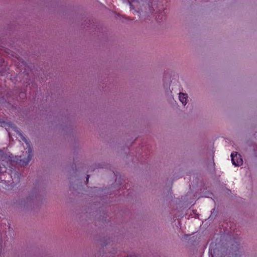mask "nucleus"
Wrapping results in <instances>:
<instances>
[{
    "mask_svg": "<svg viewBox=\"0 0 257 257\" xmlns=\"http://www.w3.org/2000/svg\"><path fill=\"white\" fill-rule=\"evenodd\" d=\"M86 24H88V25L87 26V27H90L91 28H93L95 29V30L97 29L98 30H99V26L96 23H95L93 21V20H91L90 19H88L86 21Z\"/></svg>",
    "mask_w": 257,
    "mask_h": 257,
    "instance_id": "nucleus-7",
    "label": "nucleus"
},
{
    "mask_svg": "<svg viewBox=\"0 0 257 257\" xmlns=\"http://www.w3.org/2000/svg\"><path fill=\"white\" fill-rule=\"evenodd\" d=\"M73 173H74V178L76 179H77V178H78V176H77V175L76 174V172H77V169H75L74 170H73Z\"/></svg>",
    "mask_w": 257,
    "mask_h": 257,
    "instance_id": "nucleus-12",
    "label": "nucleus"
},
{
    "mask_svg": "<svg viewBox=\"0 0 257 257\" xmlns=\"http://www.w3.org/2000/svg\"><path fill=\"white\" fill-rule=\"evenodd\" d=\"M20 95L22 96V97H25L26 96V94L25 93H23V92H21L20 93Z\"/></svg>",
    "mask_w": 257,
    "mask_h": 257,
    "instance_id": "nucleus-16",
    "label": "nucleus"
},
{
    "mask_svg": "<svg viewBox=\"0 0 257 257\" xmlns=\"http://www.w3.org/2000/svg\"><path fill=\"white\" fill-rule=\"evenodd\" d=\"M163 17H164V16H163V15H159L158 16V17H157V20H158V19L162 20V19H163Z\"/></svg>",
    "mask_w": 257,
    "mask_h": 257,
    "instance_id": "nucleus-15",
    "label": "nucleus"
},
{
    "mask_svg": "<svg viewBox=\"0 0 257 257\" xmlns=\"http://www.w3.org/2000/svg\"><path fill=\"white\" fill-rule=\"evenodd\" d=\"M253 148L254 155L256 157H257V145H254L253 147Z\"/></svg>",
    "mask_w": 257,
    "mask_h": 257,
    "instance_id": "nucleus-11",
    "label": "nucleus"
},
{
    "mask_svg": "<svg viewBox=\"0 0 257 257\" xmlns=\"http://www.w3.org/2000/svg\"><path fill=\"white\" fill-rule=\"evenodd\" d=\"M120 182H121V180H120V178H118L115 180L116 184H117L119 183L120 184V186H121V187H120V189L121 188L123 189V188H125L126 187H124L125 185H123L122 183H120Z\"/></svg>",
    "mask_w": 257,
    "mask_h": 257,
    "instance_id": "nucleus-10",
    "label": "nucleus"
},
{
    "mask_svg": "<svg viewBox=\"0 0 257 257\" xmlns=\"http://www.w3.org/2000/svg\"><path fill=\"white\" fill-rule=\"evenodd\" d=\"M17 134L20 136L21 137V139L25 143H26L27 144H28V140L24 136V135H23V134L20 132V131H18V133Z\"/></svg>",
    "mask_w": 257,
    "mask_h": 257,
    "instance_id": "nucleus-9",
    "label": "nucleus"
},
{
    "mask_svg": "<svg viewBox=\"0 0 257 257\" xmlns=\"http://www.w3.org/2000/svg\"><path fill=\"white\" fill-rule=\"evenodd\" d=\"M163 17H164V16H163V15H159L158 16V17H157V20H158V19L162 20V19H163Z\"/></svg>",
    "mask_w": 257,
    "mask_h": 257,
    "instance_id": "nucleus-14",
    "label": "nucleus"
},
{
    "mask_svg": "<svg viewBox=\"0 0 257 257\" xmlns=\"http://www.w3.org/2000/svg\"><path fill=\"white\" fill-rule=\"evenodd\" d=\"M6 168H3L1 166H0V173H3L6 172Z\"/></svg>",
    "mask_w": 257,
    "mask_h": 257,
    "instance_id": "nucleus-13",
    "label": "nucleus"
},
{
    "mask_svg": "<svg viewBox=\"0 0 257 257\" xmlns=\"http://www.w3.org/2000/svg\"><path fill=\"white\" fill-rule=\"evenodd\" d=\"M179 98L180 101L184 105H185L187 103V94L183 92H180L179 94Z\"/></svg>",
    "mask_w": 257,
    "mask_h": 257,
    "instance_id": "nucleus-6",
    "label": "nucleus"
},
{
    "mask_svg": "<svg viewBox=\"0 0 257 257\" xmlns=\"http://www.w3.org/2000/svg\"><path fill=\"white\" fill-rule=\"evenodd\" d=\"M127 257H137V256L135 255H128Z\"/></svg>",
    "mask_w": 257,
    "mask_h": 257,
    "instance_id": "nucleus-18",
    "label": "nucleus"
},
{
    "mask_svg": "<svg viewBox=\"0 0 257 257\" xmlns=\"http://www.w3.org/2000/svg\"><path fill=\"white\" fill-rule=\"evenodd\" d=\"M232 164L235 166H240L243 164V160L240 154L236 152H233L231 154Z\"/></svg>",
    "mask_w": 257,
    "mask_h": 257,
    "instance_id": "nucleus-4",
    "label": "nucleus"
},
{
    "mask_svg": "<svg viewBox=\"0 0 257 257\" xmlns=\"http://www.w3.org/2000/svg\"><path fill=\"white\" fill-rule=\"evenodd\" d=\"M212 257H226L228 254V248L225 245H218L211 250Z\"/></svg>",
    "mask_w": 257,
    "mask_h": 257,
    "instance_id": "nucleus-1",
    "label": "nucleus"
},
{
    "mask_svg": "<svg viewBox=\"0 0 257 257\" xmlns=\"http://www.w3.org/2000/svg\"><path fill=\"white\" fill-rule=\"evenodd\" d=\"M226 247L228 248V254H231L235 255L238 254L237 252L240 248V244L237 241L231 240L228 243Z\"/></svg>",
    "mask_w": 257,
    "mask_h": 257,
    "instance_id": "nucleus-2",
    "label": "nucleus"
},
{
    "mask_svg": "<svg viewBox=\"0 0 257 257\" xmlns=\"http://www.w3.org/2000/svg\"><path fill=\"white\" fill-rule=\"evenodd\" d=\"M130 7H131V9H134V6L132 4V3H130Z\"/></svg>",
    "mask_w": 257,
    "mask_h": 257,
    "instance_id": "nucleus-17",
    "label": "nucleus"
},
{
    "mask_svg": "<svg viewBox=\"0 0 257 257\" xmlns=\"http://www.w3.org/2000/svg\"><path fill=\"white\" fill-rule=\"evenodd\" d=\"M2 50H0V73L2 75H5L7 74V69L5 64V61L2 56Z\"/></svg>",
    "mask_w": 257,
    "mask_h": 257,
    "instance_id": "nucleus-5",
    "label": "nucleus"
},
{
    "mask_svg": "<svg viewBox=\"0 0 257 257\" xmlns=\"http://www.w3.org/2000/svg\"><path fill=\"white\" fill-rule=\"evenodd\" d=\"M21 158V156L20 157V158L16 157L14 160L11 159V161L12 163L16 162V164H18L20 166H26L29 164V162L32 159V155L30 154V153L29 151V154H28L27 158Z\"/></svg>",
    "mask_w": 257,
    "mask_h": 257,
    "instance_id": "nucleus-3",
    "label": "nucleus"
},
{
    "mask_svg": "<svg viewBox=\"0 0 257 257\" xmlns=\"http://www.w3.org/2000/svg\"><path fill=\"white\" fill-rule=\"evenodd\" d=\"M33 200H34V199L31 197H27L26 199H22L21 200L20 204L24 206H28L31 203V201Z\"/></svg>",
    "mask_w": 257,
    "mask_h": 257,
    "instance_id": "nucleus-8",
    "label": "nucleus"
},
{
    "mask_svg": "<svg viewBox=\"0 0 257 257\" xmlns=\"http://www.w3.org/2000/svg\"><path fill=\"white\" fill-rule=\"evenodd\" d=\"M89 176V175H87V181H88V180Z\"/></svg>",
    "mask_w": 257,
    "mask_h": 257,
    "instance_id": "nucleus-19",
    "label": "nucleus"
}]
</instances>
